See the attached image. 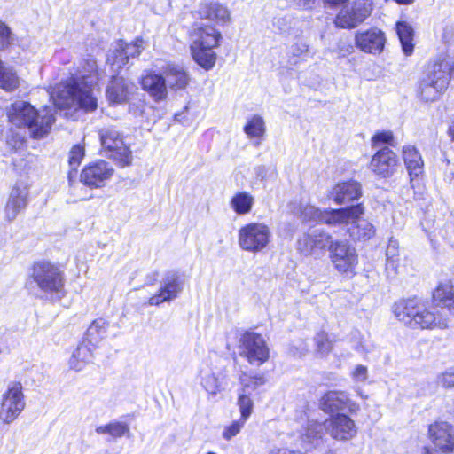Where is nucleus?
I'll return each instance as SVG.
<instances>
[{
	"label": "nucleus",
	"mask_w": 454,
	"mask_h": 454,
	"mask_svg": "<svg viewBox=\"0 0 454 454\" xmlns=\"http://www.w3.org/2000/svg\"><path fill=\"white\" fill-rule=\"evenodd\" d=\"M395 317L411 327L445 329L454 316V286L440 284L433 294L432 305L427 307L416 298L401 300L393 306Z\"/></svg>",
	"instance_id": "1"
},
{
	"label": "nucleus",
	"mask_w": 454,
	"mask_h": 454,
	"mask_svg": "<svg viewBox=\"0 0 454 454\" xmlns=\"http://www.w3.org/2000/svg\"><path fill=\"white\" fill-rule=\"evenodd\" d=\"M99 79L97 61L92 57L82 59L74 74L61 82L51 94L54 104L59 108L79 106L85 112L98 107V97L93 89Z\"/></svg>",
	"instance_id": "2"
},
{
	"label": "nucleus",
	"mask_w": 454,
	"mask_h": 454,
	"mask_svg": "<svg viewBox=\"0 0 454 454\" xmlns=\"http://www.w3.org/2000/svg\"><path fill=\"white\" fill-rule=\"evenodd\" d=\"M9 121L18 128H25L33 138L40 139L49 134L55 117L51 109L37 111L30 103L16 101L8 109Z\"/></svg>",
	"instance_id": "3"
},
{
	"label": "nucleus",
	"mask_w": 454,
	"mask_h": 454,
	"mask_svg": "<svg viewBox=\"0 0 454 454\" xmlns=\"http://www.w3.org/2000/svg\"><path fill=\"white\" fill-rule=\"evenodd\" d=\"M450 78L454 79V61L450 56H439L427 66L419 80L417 93L424 101H434L447 89Z\"/></svg>",
	"instance_id": "4"
},
{
	"label": "nucleus",
	"mask_w": 454,
	"mask_h": 454,
	"mask_svg": "<svg viewBox=\"0 0 454 454\" xmlns=\"http://www.w3.org/2000/svg\"><path fill=\"white\" fill-rule=\"evenodd\" d=\"M192 37L190 49L192 59L204 69H211L216 60V54L213 50L219 44L221 33L214 27L200 22L194 26Z\"/></svg>",
	"instance_id": "5"
},
{
	"label": "nucleus",
	"mask_w": 454,
	"mask_h": 454,
	"mask_svg": "<svg viewBox=\"0 0 454 454\" xmlns=\"http://www.w3.org/2000/svg\"><path fill=\"white\" fill-rule=\"evenodd\" d=\"M31 278L36 286L47 294H59L63 291L65 277L60 268L50 262H38L33 265Z\"/></svg>",
	"instance_id": "6"
},
{
	"label": "nucleus",
	"mask_w": 454,
	"mask_h": 454,
	"mask_svg": "<svg viewBox=\"0 0 454 454\" xmlns=\"http://www.w3.org/2000/svg\"><path fill=\"white\" fill-rule=\"evenodd\" d=\"M271 231L264 223H249L239 231V245L244 251L259 253L270 242Z\"/></svg>",
	"instance_id": "7"
},
{
	"label": "nucleus",
	"mask_w": 454,
	"mask_h": 454,
	"mask_svg": "<svg viewBox=\"0 0 454 454\" xmlns=\"http://www.w3.org/2000/svg\"><path fill=\"white\" fill-rule=\"evenodd\" d=\"M99 137L102 148L108 158L122 166L131 163L132 153L119 130L114 127L104 128L99 130Z\"/></svg>",
	"instance_id": "8"
},
{
	"label": "nucleus",
	"mask_w": 454,
	"mask_h": 454,
	"mask_svg": "<svg viewBox=\"0 0 454 454\" xmlns=\"http://www.w3.org/2000/svg\"><path fill=\"white\" fill-rule=\"evenodd\" d=\"M26 402L20 382H12L3 394L0 403V420L4 424L13 422L25 409Z\"/></svg>",
	"instance_id": "9"
},
{
	"label": "nucleus",
	"mask_w": 454,
	"mask_h": 454,
	"mask_svg": "<svg viewBox=\"0 0 454 454\" xmlns=\"http://www.w3.org/2000/svg\"><path fill=\"white\" fill-rule=\"evenodd\" d=\"M328 250L331 261L340 273L347 276L355 273L358 256L356 249L348 241L340 239L332 241Z\"/></svg>",
	"instance_id": "10"
},
{
	"label": "nucleus",
	"mask_w": 454,
	"mask_h": 454,
	"mask_svg": "<svg viewBox=\"0 0 454 454\" xmlns=\"http://www.w3.org/2000/svg\"><path fill=\"white\" fill-rule=\"evenodd\" d=\"M239 354L250 364L259 366L269 359L270 350L261 334L247 332L240 338Z\"/></svg>",
	"instance_id": "11"
},
{
	"label": "nucleus",
	"mask_w": 454,
	"mask_h": 454,
	"mask_svg": "<svg viewBox=\"0 0 454 454\" xmlns=\"http://www.w3.org/2000/svg\"><path fill=\"white\" fill-rule=\"evenodd\" d=\"M184 289V281L178 272L170 270L164 274L157 294L151 296L148 304L159 306L163 302L171 301L178 297Z\"/></svg>",
	"instance_id": "12"
},
{
	"label": "nucleus",
	"mask_w": 454,
	"mask_h": 454,
	"mask_svg": "<svg viewBox=\"0 0 454 454\" xmlns=\"http://www.w3.org/2000/svg\"><path fill=\"white\" fill-rule=\"evenodd\" d=\"M348 209H331L322 211L314 206H306L301 210V216L305 221H317L327 225L337 226L340 223L346 221L349 213L352 215H357L361 213L359 207H355L351 212Z\"/></svg>",
	"instance_id": "13"
},
{
	"label": "nucleus",
	"mask_w": 454,
	"mask_h": 454,
	"mask_svg": "<svg viewBox=\"0 0 454 454\" xmlns=\"http://www.w3.org/2000/svg\"><path fill=\"white\" fill-rule=\"evenodd\" d=\"M114 173V168L109 162L98 160L82 169L80 180L91 189L101 188L112 178Z\"/></svg>",
	"instance_id": "14"
},
{
	"label": "nucleus",
	"mask_w": 454,
	"mask_h": 454,
	"mask_svg": "<svg viewBox=\"0 0 454 454\" xmlns=\"http://www.w3.org/2000/svg\"><path fill=\"white\" fill-rule=\"evenodd\" d=\"M332 236L321 230H311L303 233L297 240V250L303 255L322 254L332 242Z\"/></svg>",
	"instance_id": "15"
},
{
	"label": "nucleus",
	"mask_w": 454,
	"mask_h": 454,
	"mask_svg": "<svg viewBox=\"0 0 454 454\" xmlns=\"http://www.w3.org/2000/svg\"><path fill=\"white\" fill-rule=\"evenodd\" d=\"M370 15V8L366 0H354L346 5L335 19V25L341 28H351L358 26Z\"/></svg>",
	"instance_id": "16"
},
{
	"label": "nucleus",
	"mask_w": 454,
	"mask_h": 454,
	"mask_svg": "<svg viewBox=\"0 0 454 454\" xmlns=\"http://www.w3.org/2000/svg\"><path fill=\"white\" fill-rule=\"evenodd\" d=\"M355 207H359L361 213L357 215H352L349 213L348 218L340 223V225L348 226V232L353 239L356 240H367L370 239L375 234L374 226L366 219L362 218L364 214V208L362 204H356L350 207H343L342 209L353 210ZM339 226V224L337 225Z\"/></svg>",
	"instance_id": "17"
},
{
	"label": "nucleus",
	"mask_w": 454,
	"mask_h": 454,
	"mask_svg": "<svg viewBox=\"0 0 454 454\" xmlns=\"http://www.w3.org/2000/svg\"><path fill=\"white\" fill-rule=\"evenodd\" d=\"M239 380L241 387L239 389L238 405L239 407L241 419L247 420L252 413L254 405L250 395L258 386L265 383V379L262 376L248 377L245 372H242L239 376Z\"/></svg>",
	"instance_id": "18"
},
{
	"label": "nucleus",
	"mask_w": 454,
	"mask_h": 454,
	"mask_svg": "<svg viewBox=\"0 0 454 454\" xmlns=\"http://www.w3.org/2000/svg\"><path fill=\"white\" fill-rule=\"evenodd\" d=\"M320 408L326 413L348 411L356 413L359 405L351 400L344 391H328L319 400Z\"/></svg>",
	"instance_id": "19"
},
{
	"label": "nucleus",
	"mask_w": 454,
	"mask_h": 454,
	"mask_svg": "<svg viewBox=\"0 0 454 454\" xmlns=\"http://www.w3.org/2000/svg\"><path fill=\"white\" fill-rule=\"evenodd\" d=\"M397 155L387 146H385L372 156L370 162V169L381 177L391 176L398 166Z\"/></svg>",
	"instance_id": "20"
},
{
	"label": "nucleus",
	"mask_w": 454,
	"mask_h": 454,
	"mask_svg": "<svg viewBox=\"0 0 454 454\" xmlns=\"http://www.w3.org/2000/svg\"><path fill=\"white\" fill-rule=\"evenodd\" d=\"M356 47L365 53L380 54L385 46V34L378 28L357 31L355 37Z\"/></svg>",
	"instance_id": "21"
},
{
	"label": "nucleus",
	"mask_w": 454,
	"mask_h": 454,
	"mask_svg": "<svg viewBox=\"0 0 454 454\" xmlns=\"http://www.w3.org/2000/svg\"><path fill=\"white\" fill-rule=\"evenodd\" d=\"M325 423L326 430L336 440H350L357 432L355 422L346 414L338 413L332 416Z\"/></svg>",
	"instance_id": "22"
},
{
	"label": "nucleus",
	"mask_w": 454,
	"mask_h": 454,
	"mask_svg": "<svg viewBox=\"0 0 454 454\" xmlns=\"http://www.w3.org/2000/svg\"><path fill=\"white\" fill-rule=\"evenodd\" d=\"M29 191L26 185L16 184L9 194L4 207L5 219L12 222L28 204Z\"/></svg>",
	"instance_id": "23"
},
{
	"label": "nucleus",
	"mask_w": 454,
	"mask_h": 454,
	"mask_svg": "<svg viewBox=\"0 0 454 454\" xmlns=\"http://www.w3.org/2000/svg\"><path fill=\"white\" fill-rule=\"evenodd\" d=\"M428 434L434 446L444 453L454 450V430L446 422H436L431 425Z\"/></svg>",
	"instance_id": "24"
},
{
	"label": "nucleus",
	"mask_w": 454,
	"mask_h": 454,
	"mask_svg": "<svg viewBox=\"0 0 454 454\" xmlns=\"http://www.w3.org/2000/svg\"><path fill=\"white\" fill-rule=\"evenodd\" d=\"M135 86L122 76H113L106 90V96L110 104H124L133 94Z\"/></svg>",
	"instance_id": "25"
},
{
	"label": "nucleus",
	"mask_w": 454,
	"mask_h": 454,
	"mask_svg": "<svg viewBox=\"0 0 454 454\" xmlns=\"http://www.w3.org/2000/svg\"><path fill=\"white\" fill-rule=\"evenodd\" d=\"M361 196V184L354 180L339 183L329 192V198L339 205L353 202Z\"/></svg>",
	"instance_id": "26"
},
{
	"label": "nucleus",
	"mask_w": 454,
	"mask_h": 454,
	"mask_svg": "<svg viewBox=\"0 0 454 454\" xmlns=\"http://www.w3.org/2000/svg\"><path fill=\"white\" fill-rule=\"evenodd\" d=\"M162 72L170 89L184 90L189 84L190 76L182 65L167 63L162 67Z\"/></svg>",
	"instance_id": "27"
},
{
	"label": "nucleus",
	"mask_w": 454,
	"mask_h": 454,
	"mask_svg": "<svg viewBox=\"0 0 454 454\" xmlns=\"http://www.w3.org/2000/svg\"><path fill=\"white\" fill-rule=\"evenodd\" d=\"M142 87L156 101L165 99L168 95L165 77L155 73H148L142 78Z\"/></svg>",
	"instance_id": "28"
},
{
	"label": "nucleus",
	"mask_w": 454,
	"mask_h": 454,
	"mask_svg": "<svg viewBox=\"0 0 454 454\" xmlns=\"http://www.w3.org/2000/svg\"><path fill=\"white\" fill-rule=\"evenodd\" d=\"M403 160L406 165L411 182L413 178L419 176L423 173L424 162L420 153L412 145H406L403 149Z\"/></svg>",
	"instance_id": "29"
},
{
	"label": "nucleus",
	"mask_w": 454,
	"mask_h": 454,
	"mask_svg": "<svg viewBox=\"0 0 454 454\" xmlns=\"http://www.w3.org/2000/svg\"><path fill=\"white\" fill-rule=\"evenodd\" d=\"M202 20L213 21L215 24H225L231 20V13L228 8L219 3H211L201 8Z\"/></svg>",
	"instance_id": "30"
},
{
	"label": "nucleus",
	"mask_w": 454,
	"mask_h": 454,
	"mask_svg": "<svg viewBox=\"0 0 454 454\" xmlns=\"http://www.w3.org/2000/svg\"><path fill=\"white\" fill-rule=\"evenodd\" d=\"M93 356V348L85 340L80 343L69 359V367L75 372L82 371Z\"/></svg>",
	"instance_id": "31"
},
{
	"label": "nucleus",
	"mask_w": 454,
	"mask_h": 454,
	"mask_svg": "<svg viewBox=\"0 0 454 454\" xmlns=\"http://www.w3.org/2000/svg\"><path fill=\"white\" fill-rule=\"evenodd\" d=\"M108 327L109 323L106 319L102 317L95 319L88 327L83 340L92 348L97 347L106 338Z\"/></svg>",
	"instance_id": "32"
},
{
	"label": "nucleus",
	"mask_w": 454,
	"mask_h": 454,
	"mask_svg": "<svg viewBox=\"0 0 454 454\" xmlns=\"http://www.w3.org/2000/svg\"><path fill=\"white\" fill-rule=\"evenodd\" d=\"M126 51L123 48V41L116 42L109 50L106 57V63L112 67L114 71H119L129 63Z\"/></svg>",
	"instance_id": "33"
},
{
	"label": "nucleus",
	"mask_w": 454,
	"mask_h": 454,
	"mask_svg": "<svg viewBox=\"0 0 454 454\" xmlns=\"http://www.w3.org/2000/svg\"><path fill=\"white\" fill-rule=\"evenodd\" d=\"M309 45L305 40L299 38L288 49L287 64L289 66H296L299 63L305 61L309 56Z\"/></svg>",
	"instance_id": "34"
},
{
	"label": "nucleus",
	"mask_w": 454,
	"mask_h": 454,
	"mask_svg": "<svg viewBox=\"0 0 454 454\" xmlns=\"http://www.w3.org/2000/svg\"><path fill=\"white\" fill-rule=\"evenodd\" d=\"M396 32L403 51L407 56L411 55L414 50L412 43L414 31L412 27L406 21H399L396 23Z\"/></svg>",
	"instance_id": "35"
},
{
	"label": "nucleus",
	"mask_w": 454,
	"mask_h": 454,
	"mask_svg": "<svg viewBox=\"0 0 454 454\" xmlns=\"http://www.w3.org/2000/svg\"><path fill=\"white\" fill-rule=\"evenodd\" d=\"M254 203V198L247 192H239L236 193L230 201L231 207L238 215L248 214Z\"/></svg>",
	"instance_id": "36"
},
{
	"label": "nucleus",
	"mask_w": 454,
	"mask_h": 454,
	"mask_svg": "<svg viewBox=\"0 0 454 454\" xmlns=\"http://www.w3.org/2000/svg\"><path fill=\"white\" fill-rule=\"evenodd\" d=\"M19 86V78L12 67L0 60V88L6 91H13Z\"/></svg>",
	"instance_id": "37"
},
{
	"label": "nucleus",
	"mask_w": 454,
	"mask_h": 454,
	"mask_svg": "<svg viewBox=\"0 0 454 454\" xmlns=\"http://www.w3.org/2000/svg\"><path fill=\"white\" fill-rule=\"evenodd\" d=\"M386 270L395 274L399 265V242L394 238H390L386 249Z\"/></svg>",
	"instance_id": "38"
},
{
	"label": "nucleus",
	"mask_w": 454,
	"mask_h": 454,
	"mask_svg": "<svg viewBox=\"0 0 454 454\" xmlns=\"http://www.w3.org/2000/svg\"><path fill=\"white\" fill-rule=\"evenodd\" d=\"M325 430H326L325 422L322 424L317 421H309L301 436L302 441L309 444L317 443L322 438Z\"/></svg>",
	"instance_id": "39"
},
{
	"label": "nucleus",
	"mask_w": 454,
	"mask_h": 454,
	"mask_svg": "<svg viewBox=\"0 0 454 454\" xmlns=\"http://www.w3.org/2000/svg\"><path fill=\"white\" fill-rule=\"evenodd\" d=\"M244 132L250 138H262L265 134V122L262 116L254 115L244 127Z\"/></svg>",
	"instance_id": "40"
},
{
	"label": "nucleus",
	"mask_w": 454,
	"mask_h": 454,
	"mask_svg": "<svg viewBox=\"0 0 454 454\" xmlns=\"http://www.w3.org/2000/svg\"><path fill=\"white\" fill-rule=\"evenodd\" d=\"M96 432L98 434H109L114 438L121 437L129 432V426L121 422H112L98 427Z\"/></svg>",
	"instance_id": "41"
},
{
	"label": "nucleus",
	"mask_w": 454,
	"mask_h": 454,
	"mask_svg": "<svg viewBox=\"0 0 454 454\" xmlns=\"http://www.w3.org/2000/svg\"><path fill=\"white\" fill-rule=\"evenodd\" d=\"M201 384L204 389L211 395H216L223 390V386L218 380L216 372H209L202 377Z\"/></svg>",
	"instance_id": "42"
},
{
	"label": "nucleus",
	"mask_w": 454,
	"mask_h": 454,
	"mask_svg": "<svg viewBox=\"0 0 454 454\" xmlns=\"http://www.w3.org/2000/svg\"><path fill=\"white\" fill-rule=\"evenodd\" d=\"M314 340L317 346L316 351L319 356H325L331 352L333 344L326 333L320 332L317 333Z\"/></svg>",
	"instance_id": "43"
},
{
	"label": "nucleus",
	"mask_w": 454,
	"mask_h": 454,
	"mask_svg": "<svg viewBox=\"0 0 454 454\" xmlns=\"http://www.w3.org/2000/svg\"><path fill=\"white\" fill-rule=\"evenodd\" d=\"M381 144H387L389 145L395 146V138L393 133L391 131H380L377 132L372 137V145L373 147L379 146Z\"/></svg>",
	"instance_id": "44"
},
{
	"label": "nucleus",
	"mask_w": 454,
	"mask_h": 454,
	"mask_svg": "<svg viewBox=\"0 0 454 454\" xmlns=\"http://www.w3.org/2000/svg\"><path fill=\"white\" fill-rule=\"evenodd\" d=\"M84 147L81 145H75L69 153V165L75 168L78 167L84 157Z\"/></svg>",
	"instance_id": "45"
},
{
	"label": "nucleus",
	"mask_w": 454,
	"mask_h": 454,
	"mask_svg": "<svg viewBox=\"0 0 454 454\" xmlns=\"http://www.w3.org/2000/svg\"><path fill=\"white\" fill-rule=\"evenodd\" d=\"M143 44L144 42L142 39H137L132 43H126L125 42H123V48L126 51L128 58H137L144 48Z\"/></svg>",
	"instance_id": "46"
},
{
	"label": "nucleus",
	"mask_w": 454,
	"mask_h": 454,
	"mask_svg": "<svg viewBox=\"0 0 454 454\" xmlns=\"http://www.w3.org/2000/svg\"><path fill=\"white\" fill-rule=\"evenodd\" d=\"M244 421H234L230 426L226 427L223 432V438L230 441L232 437L236 436L241 430Z\"/></svg>",
	"instance_id": "47"
},
{
	"label": "nucleus",
	"mask_w": 454,
	"mask_h": 454,
	"mask_svg": "<svg viewBox=\"0 0 454 454\" xmlns=\"http://www.w3.org/2000/svg\"><path fill=\"white\" fill-rule=\"evenodd\" d=\"M11 29L4 22L0 21V50L4 49L11 44Z\"/></svg>",
	"instance_id": "48"
},
{
	"label": "nucleus",
	"mask_w": 454,
	"mask_h": 454,
	"mask_svg": "<svg viewBox=\"0 0 454 454\" xmlns=\"http://www.w3.org/2000/svg\"><path fill=\"white\" fill-rule=\"evenodd\" d=\"M438 383L444 387H454V368H451L438 377Z\"/></svg>",
	"instance_id": "49"
},
{
	"label": "nucleus",
	"mask_w": 454,
	"mask_h": 454,
	"mask_svg": "<svg viewBox=\"0 0 454 454\" xmlns=\"http://www.w3.org/2000/svg\"><path fill=\"white\" fill-rule=\"evenodd\" d=\"M214 372H216V376L218 378V380L219 382L221 383V385L223 386V389L227 387L228 383H229V376H230V372L229 370L226 368V366H223V367H220V368H216Z\"/></svg>",
	"instance_id": "50"
},
{
	"label": "nucleus",
	"mask_w": 454,
	"mask_h": 454,
	"mask_svg": "<svg viewBox=\"0 0 454 454\" xmlns=\"http://www.w3.org/2000/svg\"><path fill=\"white\" fill-rule=\"evenodd\" d=\"M352 377L356 381H364L367 379V368L364 365H357L352 372Z\"/></svg>",
	"instance_id": "51"
},
{
	"label": "nucleus",
	"mask_w": 454,
	"mask_h": 454,
	"mask_svg": "<svg viewBox=\"0 0 454 454\" xmlns=\"http://www.w3.org/2000/svg\"><path fill=\"white\" fill-rule=\"evenodd\" d=\"M295 4L303 10H311L317 0H294Z\"/></svg>",
	"instance_id": "52"
},
{
	"label": "nucleus",
	"mask_w": 454,
	"mask_h": 454,
	"mask_svg": "<svg viewBox=\"0 0 454 454\" xmlns=\"http://www.w3.org/2000/svg\"><path fill=\"white\" fill-rule=\"evenodd\" d=\"M354 348L358 352L366 353L369 351V347L362 340H360L359 342Z\"/></svg>",
	"instance_id": "53"
},
{
	"label": "nucleus",
	"mask_w": 454,
	"mask_h": 454,
	"mask_svg": "<svg viewBox=\"0 0 454 454\" xmlns=\"http://www.w3.org/2000/svg\"><path fill=\"white\" fill-rule=\"evenodd\" d=\"M286 25V19L285 18H278L276 19L274 21V26L277 27L281 31H286V27H284Z\"/></svg>",
	"instance_id": "54"
},
{
	"label": "nucleus",
	"mask_w": 454,
	"mask_h": 454,
	"mask_svg": "<svg viewBox=\"0 0 454 454\" xmlns=\"http://www.w3.org/2000/svg\"><path fill=\"white\" fill-rule=\"evenodd\" d=\"M347 0H324V2L331 6H335L345 3Z\"/></svg>",
	"instance_id": "55"
},
{
	"label": "nucleus",
	"mask_w": 454,
	"mask_h": 454,
	"mask_svg": "<svg viewBox=\"0 0 454 454\" xmlns=\"http://www.w3.org/2000/svg\"><path fill=\"white\" fill-rule=\"evenodd\" d=\"M398 4H411L415 0H395Z\"/></svg>",
	"instance_id": "56"
},
{
	"label": "nucleus",
	"mask_w": 454,
	"mask_h": 454,
	"mask_svg": "<svg viewBox=\"0 0 454 454\" xmlns=\"http://www.w3.org/2000/svg\"><path fill=\"white\" fill-rule=\"evenodd\" d=\"M450 134L451 135L452 138L454 139V121L452 125L450 127Z\"/></svg>",
	"instance_id": "57"
},
{
	"label": "nucleus",
	"mask_w": 454,
	"mask_h": 454,
	"mask_svg": "<svg viewBox=\"0 0 454 454\" xmlns=\"http://www.w3.org/2000/svg\"><path fill=\"white\" fill-rule=\"evenodd\" d=\"M68 179H69V183H71L72 182V173L71 172H69Z\"/></svg>",
	"instance_id": "58"
},
{
	"label": "nucleus",
	"mask_w": 454,
	"mask_h": 454,
	"mask_svg": "<svg viewBox=\"0 0 454 454\" xmlns=\"http://www.w3.org/2000/svg\"><path fill=\"white\" fill-rule=\"evenodd\" d=\"M257 169H258V171L259 170H264V167H258Z\"/></svg>",
	"instance_id": "59"
},
{
	"label": "nucleus",
	"mask_w": 454,
	"mask_h": 454,
	"mask_svg": "<svg viewBox=\"0 0 454 454\" xmlns=\"http://www.w3.org/2000/svg\"><path fill=\"white\" fill-rule=\"evenodd\" d=\"M207 454H216V453H215V452H208V453H207Z\"/></svg>",
	"instance_id": "60"
}]
</instances>
